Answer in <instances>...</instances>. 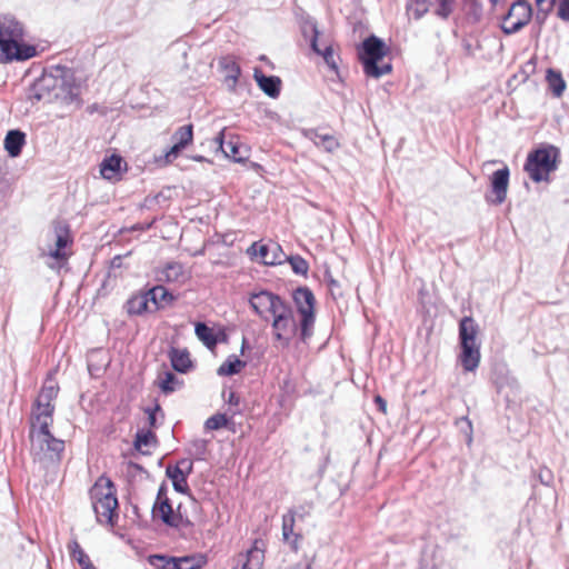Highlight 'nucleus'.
<instances>
[{
	"label": "nucleus",
	"mask_w": 569,
	"mask_h": 569,
	"mask_svg": "<svg viewBox=\"0 0 569 569\" xmlns=\"http://www.w3.org/2000/svg\"><path fill=\"white\" fill-rule=\"evenodd\" d=\"M479 326L472 316H463L458 323V345H480L477 340Z\"/></svg>",
	"instance_id": "obj_23"
},
{
	"label": "nucleus",
	"mask_w": 569,
	"mask_h": 569,
	"mask_svg": "<svg viewBox=\"0 0 569 569\" xmlns=\"http://www.w3.org/2000/svg\"><path fill=\"white\" fill-rule=\"evenodd\" d=\"M437 7L433 14L441 20H448L455 10V0H436Z\"/></svg>",
	"instance_id": "obj_51"
},
{
	"label": "nucleus",
	"mask_w": 569,
	"mask_h": 569,
	"mask_svg": "<svg viewBox=\"0 0 569 569\" xmlns=\"http://www.w3.org/2000/svg\"><path fill=\"white\" fill-rule=\"evenodd\" d=\"M69 552L71 559L74 560L81 569H97L77 540H72L69 543Z\"/></svg>",
	"instance_id": "obj_38"
},
{
	"label": "nucleus",
	"mask_w": 569,
	"mask_h": 569,
	"mask_svg": "<svg viewBox=\"0 0 569 569\" xmlns=\"http://www.w3.org/2000/svg\"><path fill=\"white\" fill-rule=\"evenodd\" d=\"M458 362L465 372H475L481 360L480 345H458Z\"/></svg>",
	"instance_id": "obj_17"
},
{
	"label": "nucleus",
	"mask_w": 569,
	"mask_h": 569,
	"mask_svg": "<svg viewBox=\"0 0 569 569\" xmlns=\"http://www.w3.org/2000/svg\"><path fill=\"white\" fill-rule=\"evenodd\" d=\"M89 495L97 521L111 527L116 526L119 518V502L117 488L112 479L101 475L89 489Z\"/></svg>",
	"instance_id": "obj_5"
},
{
	"label": "nucleus",
	"mask_w": 569,
	"mask_h": 569,
	"mask_svg": "<svg viewBox=\"0 0 569 569\" xmlns=\"http://www.w3.org/2000/svg\"><path fill=\"white\" fill-rule=\"evenodd\" d=\"M227 159L236 163H244L249 160L250 148L242 143L238 136H230L227 148L222 152Z\"/></svg>",
	"instance_id": "obj_25"
},
{
	"label": "nucleus",
	"mask_w": 569,
	"mask_h": 569,
	"mask_svg": "<svg viewBox=\"0 0 569 569\" xmlns=\"http://www.w3.org/2000/svg\"><path fill=\"white\" fill-rule=\"evenodd\" d=\"M170 199V196H166L163 191H160L156 194H148L143 203L141 204V208H148L150 209L154 203H159L160 201H168Z\"/></svg>",
	"instance_id": "obj_57"
},
{
	"label": "nucleus",
	"mask_w": 569,
	"mask_h": 569,
	"mask_svg": "<svg viewBox=\"0 0 569 569\" xmlns=\"http://www.w3.org/2000/svg\"><path fill=\"white\" fill-rule=\"evenodd\" d=\"M270 320L273 340L282 348H289L293 337H299V321L295 319L292 306L283 299L270 315Z\"/></svg>",
	"instance_id": "obj_7"
},
{
	"label": "nucleus",
	"mask_w": 569,
	"mask_h": 569,
	"mask_svg": "<svg viewBox=\"0 0 569 569\" xmlns=\"http://www.w3.org/2000/svg\"><path fill=\"white\" fill-rule=\"evenodd\" d=\"M545 79L551 96L553 98H561L567 89V83L562 72L556 68H548L546 70Z\"/></svg>",
	"instance_id": "obj_29"
},
{
	"label": "nucleus",
	"mask_w": 569,
	"mask_h": 569,
	"mask_svg": "<svg viewBox=\"0 0 569 569\" xmlns=\"http://www.w3.org/2000/svg\"><path fill=\"white\" fill-rule=\"evenodd\" d=\"M412 6H415L413 11H412L415 20H420L423 16H426L429 12L431 1L430 0H408V2L406 4L407 11H409L412 8Z\"/></svg>",
	"instance_id": "obj_49"
},
{
	"label": "nucleus",
	"mask_w": 569,
	"mask_h": 569,
	"mask_svg": "<svg viewBox=\"0 0 569 569\" xmlns=\"http://www.w3.org/2000/svg\"><path fill=\"white\" fill-rule=\"evenodd\" d=\"M24 100L31 106L39 102L59 103L79 110L83 106L81 80L77 78L74 70L67 66L54 64L43 68L41 74L24 89Z\"/></svg>",
	"instance_id": "obj_1"
},
{
	"label": "nucleus",
	"mask_w": 569,
	"mask_h": 569,
	"mask_svg": "<svg viewBox=\"0 0 569 569\" xmlns=\"http://www.w3.org/2000/svg\"><path fill=\"white\" fill-rule=\"evenodd\" d=\"M260 546H263L262 539H254L251 547L244 553L239 555L238 565L241 566V569L262 568L264 550Z\"/></svg>",
	"instance_id": "obj_18"
},
{
	"label": "nucleus",
	"mask_w": 569,
	"mask_h": 569,
	"mask_svg": "<svg viewBox=\"0 0 569 569\" xmlns=\"http://www.w3.org/2000/svg\"><path fill=\"white\" fill-rule=\"evenodd\" d=\"M457 425L460 429V432L465 437V442L468 447L471 446L472 443V440H473V437H472V423L471 421L469 420L468 417H461L458 421H457Z\"/></svg>",
	"instance_id": "obj_55"
},
{
	"label": "nucleus",
	"mask_w": 569,
	"mask_h": 569,
	"mask_svg": "<svg viewBox=\"0 0 569 569\" xmlns=\"http://www.w3.org/2000/svg\"><path fill=\"white\" fill-rule=\"evenodd\" d=\"M148 292L153 296L151 298V305L154 312L163 310L166 307L173 305L179 298V295L174 293L162 284L148 287Z\"/></svg>",
	"instance_id": "obj_22"
},
{
	"label": "nucleus",
	"mask_w": 569,
	"mask_h": 569,
	"mask_svg": "<svg viewBox=\"0 0 569 569\" xmlns=\"http://www.w3.org/2000/svg\"><path fill=\"white\" fill-rule=\"evenodd\" d=\"M193 459L181 458L173 466H179L181 468V473L189 478L193 472Z\"/></svg>",
	"instance_id": "obj_59"
},
{
	"label": "nucleus",
	"mask_w": 569,
	"mask_h": 569,
	"mask_svg": "<svg viewBox=\"0 0 569 569\" xmlns=\"http://www.w3.org/2000/svg\"><path fill=\"white\" fill-rule=\"evenodd\" d=\"M42 51L38 44L26 41V28L21 21L11 14H0V64L26 62Z\"/></svg>",
	"instance_id": "obj_2"
},
{
	"label": "nucleus",
	"mask_w": 569,
	"mask_h": 569,
	"mask_svg": "<svg viewBox=\"0 0 569 569\" xmlns=\"http://www.w3.org/2000/svg\"><path fill=\"white\" fill-rule=\"evenodd\" d=\"M560 163V148L549 142H540L528 151L523 171L533 183H549L551 174L558 170Z\"/></svg>",
	"instance_id": "obj_4"
},
{
	"label": "nucleus",
	"mask_w": 569,
	"mask_h": 569,
	"mask_svg": "<svg viewBox=\"0 0 569 569\" xmlns=\"http://www.w3.org/2000/svg\"><path fill=\"white\" fill-rule=\"evenodd\" d=\"M283 250L282 247L278 243H276L272 248H270V256L267 258V261H264V266H280L286 263L284 258L288 257Z\"/></svg>",
	"instance_id": "obj_53"
},
{
	"label": "nucleus",
	"mask_w": 569,
	"mask_h": 569,
	"mask_svg": "<svg viewBox=\"0 0 569 569\" xmlns=\"http://www.w3.org/2000/svg\"><path fill=\"white\" fill-rule=\"evenodd\" d=\"M286 263H289L292 272L296 276H301L307 278L309 272V262L300 254H289L284 258Z\"/></svg>",
	"instance_id": "obj_42"
},
{
	"label": "nucleus",
	"mask_w": 569,
	"mask_h": 569,
	"mask_svg": "<svg viewBox=\"0 0 569 569\" xmlns=\"http://www.w3.org/2000/svg\"><path fill=\"white\" fill-rule=\"evenodd\" d=\"M547 0H535V4L537 7L536 13L533 12V18L538 24L546 23L548 16L553 10L555 0H551L548 6L545 7Z\"/></svg>",
	"instance_id": "obj_50"
},
{
	"label": "nucleus",
	"mask_w": 569,
	"mask_h": 569,
	"mask_svg": "<svg viewBox=\"0 0 569 569\" xmlns=\"http://www.w3.org/2000/svg\"><path fill=\"white\" fill-rule=\"evenodd\" d=\"M53 422L52 418H41L39 421H37L34 418H32V415L30 416V425H29V439L31 441V451L34 450V442L39 441L43 438H50L53 433L51 432V426Z\"/></svg>",
	"instance_id": "obj_27"
},
{
	"label": "nucleus",
	"mask_w": 569,
	"mask_h": 569,
	"mask_svg": "<svg viewBox=\"0 0 569 569\" xmlns=\"http://www.w3.org/2000/svg\"><path fill=\"white\" fill-rule=\"evenodd\" d=\"M52 376H53V372L49 371L39 392H41V393L46 395L47 397L54 400L58 397L60 388H59L58 383H56L53 381Z\"/></svg>",
	"instance_id": "obj_54"
},
{
	"label": "nucleus",
	"mask_w": 569,
	"mask_h": 569,
	"mask_svg": "<svg viewBox=\"0 0 569 569\" xmlns=\"http://www.w3.org/2000/svg\"><path fill=\"white\" fill-rule=\"evenodd\" d=\"M373 403L379 412L387 413V400L381 395L373 397Z\"/></svg>",
	"instance_id": "obj_64"
},
{
	"label": "nucleus",
	"mask_w": 569,
	"mask_h": 569,
	"mask_svg": "<svg viewBox=\"0 0 569 569\" xmlns=\"http://www.w3.org/2000/svg\"><path fill=\"white\" fill-rule=\"evenodd\" d=\"M311 51L323 59L325 63L327 64L330 71H332L333 73H338V60H340V57L335 56V49L331 43L327 44L322 49L318 44L317 49H311Z\"/></svg>",
	"instance_id": "obj_39"
},
{
	"label": "nucleus",
	"mask_w": 569,
	"mask_h": 569,
	"mask_svg": "<svg viewBox=\"0 0 569 569\" xmlns=\"http://www.w3.org/2000/svg\"><path fill=\"white\" fill-rule=\"evenodd\" d=\"M219 66L221 69L227 71L226 80H232L233 83L238 81L239 77L241 76V68L234 60L228 57H223L220 59Z\"/></svg>",
	"instance_id": "obj_47"
},
{
	"label": "nucleus",
	"mask_w": 569,
	"mask_h": 569,
	"mask_svg": "<svg viewBox=\"0 0 569 569\" xmlns=\"http://www.w3.org/2000/svg\"><path fill=\"white\" fill-rule=\"evenodd\" d=\"M54 233V248L50 249L48 256L54 259L59 264L67 261L66 249L73 243V236L70 224L66 220H54L52 222Z\"/></svg>",
	"instance_id": "obj_11"
},
{
	"label": "nucleus",
	"mask_w": 569,
	"mask_h": 569,
	"mask_svg": "<svg viewBox=\"0 0 569 569\" xmlns=\"http://www.w3.org/2000/svg\"><path fill=\"white\" fill-rule=\"evenodd\" d=\"M557 16L562 21L569 22V0H560L558 3Z\"/></svg>",
	"instance_id": "obj_61"
},
{
	"label": "nucleus",
	"mask_w": 569,
	"mask_h": 569,
	"mask_svg": "<svg viewBox=\"0 0 569 569\" xmlns=\"http://www.w3.org/2000/svg\"><path fill=\"white\" fill-rule=\"evenodd\" d=\"M282 300L281 296L268 289L252 291L248 297L249 307L263 321L270 320V315Z\"/></svg>",
	"instance_id": "obj_10"
},
{
	"label": "nucleus",
	"mask_w": 569,
	"mask_h": 569,
	"mask_svg": "<svg viewBox=\"0 0 569 569\" xmlns=\"http://www.w3.org/2000/svg\"><path fill=\"white\" fill-rule=\"evenodd\" d=\"M253 80L257 87L269 98L278 99L282 89V80L276 74H266L260 67L253 69Z\"/></svg>",
	"instance_id": "obj_14"
},
{
	"label": "nucleus",
	"mask_w": 569,
	"mask_h": 569,
	"mask_svg": "<svg viewBox=\"0 0 569 569\" xmlns=\"http://www.w3.org/2000/svg\"><path fill=\"white\" fill-rule=\"evenodd\" d=\"M142 411L147 416V429L157 430L163 425L166 415L157 398L152 406L142 408Z\"/></svg>",
	"instance_id": "obj_34"
},
{
	"label": "nucleus",
	"mask_w": 569,
	"mask_h": 569,
	"mask_svg": "<svg viewBox=\"0 0 569 569\" xmlns=\"http://www.w3.org/2000/svg\"><path fill=\"white\" fill-rule=\"evenodd\" d=\"M228 411L230 412V415L224 413V412H217V413L210 416L204 421V425H203L204 429L211 430V431L226 429L228 431L236 432V421H234L233 417L236 415H240L241 410L229 408Z\"/></svg>",
	"instance_id": "obj_20"
},
{
	"label": "nucleus",
	"mask_w": 569,
	"mask_h": 569,
	"mask_svg": "<svg viewBox=\"0 0 569 569\" xmlns=\"http://www.w3.org/2000/svg\"><path fill=\"white\" fill-rule=\"evenodd\" d=\"M183 274V266L177 261H170L166 263L161 271L160 280L167 282H176Z\"/></svg>",
	"instance_id": "obj_43"
},
{
	"label": "nucleus",
	"mask_w": 569,
	"mask_h": 569,
	"mask_svg": "<svg viewBox=\"0 0 569 569\" xmlns=\"http://www.w3.org/2000/svg\"><path fill=\"white\" fill-rule=\"evenodd\" d=\"M194 335L197 338L208 348L212 349L218 343L220 338H213V330L203 321H197L194 323Z\"/></svg>",
	"instance_id": "obj_36"
},
{
	"label": "nucleus",
	"mask_w": 569,
	"mask_h": 569,
	"mask_svg": "<svg viewBox=\"0 0 569 569\" xmlns=\"http://www.w3.org/2000/svg\"><path fill=\"white\" fill-rule=\"evenodd\" d=\"M52 401L53 399L39 392L32 403V418H34L37 421H39L41 418H52L56 409Z\"/></svg>",
	"instance_id": "obj_33"
},
{
	"label": "nucleus",
	"mask_w": 569,
	"mask_h": 569,
	"mask_svg": "<svg viewBox=\"0 0 569 569\" xmlns=\"http://www.w3.org/2000/svg\"><path fill=\"white\" fill-rule=\"evenodd\" d=\"M157 218H153L151 221L148 222H138L131 226L130 228L126 229V231L132 232V231H148L151 228H153L154 223L157 222ZM124 229H121V232H123Z\"/></svg>",
	"instance_id": "obj_60"
},
{
	"label": "nucleus",
	"mask_w": 569,
	"mask_h": 569,
	"mask_svg": "<svg viewBox=\"0 0 569 569\" xmlns=\"http://www.w3.org/2000/svg\"><path fill=\"white\" fill-rule=\"evenodd\" d=\"M153 296L148 292V286L133 293L124 303V309L129 316H143L152 313L153 308L150 307Z\"/></svg>",
	"instance_id": "obj_16"
},
{
	"label": "nucleus",
	"mask_w": 569,
	"mask_h": 569,
	"mask_svg": "<svg viewBox=\"0 0 569 569\" xmlns=\"http://www.w3.org/2000/svg\"><path fill=\"white\" fill-rule=\"evenodd\" d=\"M99 171L104 180L118 182L128 171V163L120 153L113 152L106 156L99 164Z\"/></svg>",
	"instance_id": "obj_13"
},
{
	"label": "nucleus",
	"mask_w": 569,
	"mask_h": 569,
	"mask_svg": "<svg viewBox=\"0 0 569 569\" xmlns=\"http://www.w3.org/2000/svg\"><path fill=\"white\" fill-rule=\"evenodd\" d=\"M52 401L53 399L39 392L32 403V418H34L37 421H39L41 418H52L56 409Z\"/></svg>",
	"instance_id": "obj_32"
},
{
	"label": "nucleus",
	"mask_w": 569,
	"mask_h": 569,
	"mask_svg": "<svg viewBox=\"0 0 569 569\" xmlns=\"http://www.w3.org/2000/svg\"><path fill=\"white\" fill-rule=\"evenodd\" d=\"M151 513L152 518L159 519L169 528L181 529L193 526L188 517L173 516V506L170 499L154 500Z\"/></svg>",
	"instance_id": "obj_12"
},
{
	"label": "nucleus",
	"mask_w": 569,
	"mask_h": 569,
	"mask_svg": "<svg viewBox=\"0 0 569 569\" xmlns=\"http://www.w3.org/2000/svg\"><path fill=\"white\" fill-rule=\"evenodd\" d=\"M166 477L171 481L176 492L187 496L193 505H198V499L191 492L188 485V478L181 473L179 466H168L166 468Z\"/></svg>",
	"instance_id": "obj_21"
},
{
	"label": "nucleus",
	"mask_w": 569,
	"mask_h": 569,
	"mask_svg": "<svg viewBox=\"0 0 569 569\" xmlns=\"http://www.w3.org/2000/svg\"><path fill=\"white\" fill-rule=\"evenodd\" d=\"M148 563L154 569H178L176 557L166 553H151L147 557Z\"/></svg>",
	"instance_id": "obj_41"
},
{
	"label": "nucleus",
	"mask_w": 569,
	"mask_h": 569,
	"mask_svg": "<svg viewBox=\"0 0 569 569\" xmlns=\"http://www.w3.org/2000/svg\"><path fill=\"white\" fill-rule=\"evenodd\" d=\"M158 445V437L154 432V430L141 428L138 429L134 433L133 441H132V448L137 452L149 456L151 455L150 451L143 450L142 447H150Z\"/></svg>",
	"instance_id": "obj_30"
},
{
	"label": "nucleus",
	"mask_w": 569,
	"mask_h": 569,
	"mask_svg": "<svg viewBox=\"0 0 569 569\" xmlns=\"http://www.w3.org/2000/svg\"><path fill=\"white\" fill-rule=\"evenodd\" d=\"M64 451V441L52 435L50 438H43L34 442V450L31 451L36 456L43 453L51 462L59 463L62 460Z\"/></svg>",
	"instance_id": "obj_15"
},
{
	"label": "nucleus",
	"mask_w": 569,
	"mask_h": 569,
	"mask_svg": "<svg viewBox=\"0 0 569 569\" xmlns=\"http://www.w3.org/2000/svg\"><path fill=\"white\" fill-rule=\"evenodd\" d=\"M299 27L302 37L309 42V49H317L319 44L320 30L317 20L303 12L299 18Z\"/></svg>",
	"instance_id": "obj_24"
},
{
	"label": "nucleus",
	"mask_w": 569,
	"mask_h": 569,
	"mask_svg": "<svg viewBox=\"0 0 569 569\" xmlns=\"http://www.w3.org/2000/svg\"><path fill=\"white\" fill-rule=\"evenodd\" d=\"M510 181V169L507 164L495 170L489 176V190L485 193V200L488 204L500 206L507 199Z\"/></svg>",
	"instance_id": "obj_9"
},
{
	"label": "nucleus",
	"mask_w": 569,
	"mask_h": 569,
	"mask_svg": "<svg viewBox=\"0 0 569 569\" xmlns=\"http://www.w3.org/2000/svg\"><path fill=\"white\" fill-rule=\"evenodd\" d=\"M214 143L217 144V150L223 152L227 148L228 140L226 139V129L220 130L214 137Z\"/></svg>",
	"instance_id": "obj_63"
},
{
	"label": "nucleus",
	"mask_w": 569,
	"mask_h": 569,
	"mask_svg": "<svg viewBox=\"0 0 569 569\" xmlns=\"http://www.w3.org/2000/svg\"><path fill=\"white\" fill-rule=\"evenodd\" d=\"M327 287L333 300H337L338 298L342 297V292L340 290L341 286L337 279L330 278L329 284H327Z\"/></svg>",
	"instance_id": "obj_62"
},
{
	"label": "nucleus",
	"mask_w": 569,
	"mask_h": 569,
	"mask_svg": "<svg viewBox=\"0 0 569 569\" xmlns=\"http://www.w3.org/2000/svg\"><path fill=\"white\" fill-rule=\"evenodd\" d=\"M156 385L162 395L169 396L183 387V380L179 379L174 372L164 370L158 375Z\"/></svg>",
	"instance_id": "obj_28"
},
{
	"label": "nucleus",
	"mask_w": 569,
	"mask_h": 569,
	"mask_svg": "<svg viewBox=\"0 0 569 569\" xmlns=\"http://www.w3.org/2000/svg\"><path fill=\"white\" fill-rule=\"evenodd\" d=\"M207 562L204 556H182L176 557L178 569H201Z\"/></svg>",
	"instance_id": "obj_46"
},
{
	"label": "nucleus",
	"mask_w": 569,
	"mask_h": 569,
	"mask_svg": "<svg viewBox=\"0 0 569 569\" xmlns=\"http://www.w3.org/2000/svg\"><path fill=\"white\" fill-rule=\"evenodd\" d=\"M537 478L539 482L546 487H550L553 483V473L547 467H542L539 469Z\"/></svg>",
	"instance_id": "obj_58"
},
{
	"label": "nucleus",
	"mask_w": 569,
	"mask_h": 569,
	"mask_svg": "<svg viewBox=\"0 0 569 569\" xmlns=\"http://www.w3.org/2000/svg\"><path fill=\"white\" fill-rule=\"evenodd\" d=\"M168 358L172 370L180 375H186L196 367L187 348L171 346L168 350Z\"/></svg>",
	"instance_id": "obj_19"
},
{
	"label": "nucleus",
	"mask_w": 569,
	"mask_h": 569,
	"mask_svg": "<svg viewBox=\"0 0 569 569\" xmlns=\"http://www.w3.org/2000/svg\"><path fill=\"white\" fill-rule=\"evenodd\" d=\"M490 381L498 395H502L505 400L509 403L511 398H517L520 395L521 387L516 377H513L503 361H496L490 371Z\"/></svg>",
	"instance_id": "obj_8"
},
{
	"label": "nucleus",
	"mask_w": 569,
	"mask_h": 569,
	"mask_svg": "<svg viewBox=\"0 0 569 569\" xmlns=\"http://www.w3.org/2000/svg\"><path fill=\"white\" fill-rule=\"evenodd\" d=\"M247 367V361L240 359L237 355H230L217 369L219 377H232L241 372Z\"/></svg>",
	"instance_id": "obj_35"
},
{
	"label": "nucleus",
	"mask_w": 569,
	"mask_h": 569,
	"mask_svg": "<svg viewBox=\"0 0 569 569\" xmlns=\"http://www.w3.org/2000/svg\"><path fill=\"white\" fill-rule=\"evenodd\" d=\"M357 59L361 64L362 72L367 78L380 79L392 72V63L383 59L390 53V47L386 41L370 33L356 46Z\"/></svg>",
	"instance_id": "obj_3"
},
{
	"label": "nucleus",
	"mask_w": 569,
	"mask_h": 569,
	"mask_svg": "<svg viewBox=\"0 0 569 569\" xmlns=\"http://www.w3.org/2000/svg\"><path fill=\"white\" fill-rule=\"evenodd\" d=\"M517 8H521L522 12H526L529 9H533L529 0H513L510 3L508 10L501 16V23L508 22L515 16V11Z\"/></svg>",
	"instance_id": "obj_52"
},
{
	"label": "nucleus",
	"mask_w": 569,
	"mask_h": 569,
	"mask_svg": "<svg viewBox=\"0 0 569 569\" xmlns=\"http://www.w3.org/2000/svg\"><path fill=\"white\" fill-rule=\"evenodd\" d=\"M246 253L251 260L259 258L260 263L264 264V261H267V258L270 256V247L261 243V241H253L246 250Z\"/></svg>",
	"instance_id": "obj_44"
},
{
	"label": "nucleus",
	"mask_w": 569,
	"mask_h": 569,
	"mask_svg": "<svg viewBox=\"0 0 569 569\" xmlns=\"http://www.w3.org/2000/svg\"><path fill=\"white\" fill-rule=\"evenodd\" d=\"M533 18V9H529L526 12H522V18H518L516 21L508 24L507 22L500 24V29L503 34L512 36L521 31L525 27H527Z\"/></svg>",
	"instance_id": "obj_37"
},
{
	"label": "nucleus",
	"mask_w": 569,
	"mask_h": 569,
	"mask_svg": "<svg viewBox=\"0 0 569 569\" xmlns=\"http://www.w3.org/2000/svg\"><path fill=\"white\" fill-rule=\"evenodd\" d=\"M26 143L27 134L21 129H10L3 140L4 150L10 158L19 157Z\"/></svg>",
	"instance_id": "obj_26"
},
{
	"label": "nucleus",
	"mask_w": 569,
	"mask_h": 569,
	"mask_svg": "<svg viewBox=\"0 0 569 569\" xmlns=\"http://www.w3.org/2000/svg\"><path fill=\"white\" fill-rule=\"evenodd\" d=\"M295 513L284 515L282 519V537L284 542H289V539L296 535L293 531L295 527Z\"/></svg>",
	"instance_id": "obj_56"
},
{
	"label": "nucleus",
	"mask_w": 569,
	"mask_h": 569,
	"mask_svg": "<svg viewBox=\"0 0 569 569\" xmlns=\"http://www.w3.org/2000/svg\"><path fill=\"white\" fill-rule=\"evenodd\" d=\"M467 17L473 23H479L483 17V6L480 0H465Z\"/></svg>",
	"instance_id": "obj_48"
},
{
	"label": "nucleus",
	"mask_w": 569,
	"mask_h": 569,
	"mask_svg": "<svg viewBox=\"0 0 569 569\" xmlns=\"http://www.w3.org/2000/svg\"><path fill=\"white\" fill-rule=\"evenodd\" d=\"M208 445L209 440L198 438L193 439L190 442V448L188 449V453L196 461H203L206 460V455L208 452Z\"/></svg>",
	"instance_id": "obj_45"
},
{
	"label": "nucleus",
	"mask_w": 569,
	"mask_h": 569,
	"mask_svg": "<svg viewBox=\"0 0 569 569\" xmlns=\"http://www.w3.org/2000/svg\"><path fill=\"white\" fill-rule=\"evenodd\" d=\"M305 136L326 152H333L340 147L339 141L330 133H320L319 129H308Z\"/></svg>",
	"instance_id": "obj_31"
},
{
	"label": "nucleus",
	"mask_w": 569,
	"mask_h": 569,
	"mask_svg": "<svg viewBox=\"0 0 569 569\" xmlns=\"http://www.w3.org/2000/svg\"><path fill=\"white\" fill-rule=\"evenodd\" d=\"M171 139L172 143L177 144L183 150L187 149V147L190 146L193 141V124L188 123L179 127L172 134Z\"/></svg>",
	"instance_id": "obj_40"
},
{
	"label": "nucleus",
	"mask_w": 569,
	"mask_h": 569,
	"mask_svg": "<svg viewBox=\"0 0 569 569\" xmlns=\"http://www.w3.org/2000/svg\"><path fill=\"white\" fill-rule=\"evenodd\" d=\"M291 299L299 316V341L307 343L313 335L317 318V299L313 291L300 284L291 291Z\"/></svg>",
	"instance_id": "obj_6"
}]
</instances>
